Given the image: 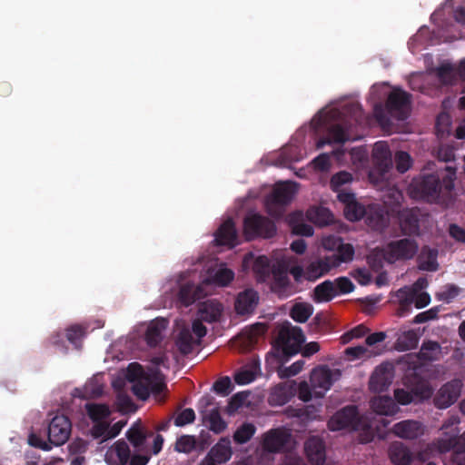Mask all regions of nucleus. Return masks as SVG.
I'll return each mask as SVG.
<instances>
[{
    "label": "nucleus",
    "instance_id": "c03bdc74",
    "mask_svg": "<svg viewBox=\"0 0 465 465\" xmlns=\"http://www.w3.org/2000/svg\"><path fill=\"white\" fill-rule=\"evenodd\" d=\"M85 410L93 421H104L111 414L109 407L105 404L87 403Z\"/></svg>",
    "mask_w": 465,
    "mask_h": 465
},
{
    "label": "nucleus",
    "instance_id": "ddd939ff",
    "mask_svg": "<svg viewBox=\"0 0 465 465\" xmlns=\"http://www.w3.org/2000/svg\"><path fill=\"white\" fill-rule=\"evenodd\" d=\"M323 247L328 250H336L334 253L328 256L334 268L342 262H348L353 259L354 248L350 243H343L340 238L329 236L323 239Z\"/></svg>",
    "mask_w": 465,
    "mask_h": 465
},
{
    "label": "nucleus",
    "instance_id": "9d476101",
    "mask_svg": "<svg viewBox=\"0 0 465 465\" xmlns=\"http://www.w3.org/2000/svg\"><path fill=\"white\" fill-rule=\"evenodd\" d=\"M361 423L358 408L348 405L333 414L328 421V428L331 431L343 429L358 430Z\"/></svg>",
    "mask_w": 465,
    "mask_h": 465
},
{
    "label": "nucleus",
    "instance_id": "c85d7f7f",
    "mask_svg": "<svg viewBox=\"0 0 465 465\" xmlns=\"http://www.w3.org/2000/svg\"><path fill=\"white\" fill-rule=\"evenodd\" d=\"M389 457L394 465H410L413 458L410 449L398 441L390 445Z\"/></svg>",
    "mask_w": 465,
    "mask_h": 465
},
{
    "label": "nucleus",
    "instance_id": "f8f14e48",
    "mask_svg": "<svg viewBox=\"0 0 465 465\" xmlns=\"http://www.w3.org/2000/svg\"><path fill=\"white\" fill-rule=\"evenodd\" d=\"M410 104L411 94L401 89H394L390 93L385 106L391 116L403 121L408 118Z\"/></svg>",
    "mask_w": 465,
    "mask_h": 465
},
{
    "label": "nucleus",
    "instance_id": "79ce46f5",
    "mask_svg": "<svg viewBox=\"0 0 465 465\" xmlns=\"http://www.w3.org/2000/svg\"><path fill=\"white\" fill-rule=\"evenodd\" d=\"M312 312L313 307L312 304L307 302H297L292 307L290 316L293 321L303 323L307 322Z\"/></svg>",
    "mask_w": 465,
    "mask_h": 465
},
{
    "label": "nucleus",
    "instance_id": "2eb2a0df",
    "mask_svg": "<svg viewBox=\"0 0 465 465\" xmlns=\"http://www.w3.org/2000/svg\"><path fill=\"white\" fill-rule=\"evenodd\" d=\"M271 291L279 298L284 299L294 293V289L288 277V272L282 265L272 268Z\"/></svg>",
    "mask_w": 465,
    "mask_h": 465
},
{
    "label": "nucleus",
    "instance_id": "a211bd4d",
    "mask_svg": "<svg viewBox=\"0 0 465 465\" xmlns=\"http://www.w3.org/2000/svg\"><path fill=\"white\" fill-rule=\"evenodd\" d=\"M290 433L282 428L272 429L263 435L262 448L268 452H280L290 440Z\"/></svg>",
    "mask_w": 465,
    "mask_h": 465
},
{
    "label": "nucleus",
    "instance_id": "4be33fe9",
    "mask_svg": "<svg viewBox=\"0 0 465 465\" xmlns=\"http://www.w3.org/2000/svg\"><path fill=\"white\" fill-rule=\"evenodd\" d=\"M392 431L399 438L415 440L424 434L425 427L420 421L405 420L394 424Z\"/></svg>",
    "mask_w": 465,
    "mask_h": 465
},
{
    "label": "nucleus",
    "instance_id": "393cba45",
    "mask_svg": "<svg viewBox=\"0 0 465 465\" xmlns=\"http://www.w3.org/2000/svg\"><path fill=\"white\" fill-rule=\"evenodd\" d=\"M372 157L375 165L382 173H387L391 168V152L385 142H377L374 144Z\"/></svg>",
    "mask_w": 465,
    "mask_h": 465
},
{
    "label": "nucleus",
    "instance_id": "e2e57ef3",
    "mask_svg": "<svg viewBox=\"0 0 465 465\" xmlns=\"http://www.w3.org/2000/svg\"><path fill=\"white\" fill-rule=\"evenodd\" d=\"M405 296L400 295V305L397 310V314L400 317L406 316L411 309V305L413 304V295H409L408 292H403Z\"/></svg>",
    "mask_w": 465,
    "mask_h": 465
},
{
    "label": "nucleus",
    "instance_id": "a19ab883",
    "mask_svg": "<svg viewBox=\"0 0 465 465\" xmlns=\"http://www.w3.org/2000/svg\"><path fill=\"white\" fill-rule=\"evenodd\" d=\"M150 381L151 393L155 397L161 396L167 390L164 375L157 368L150 369Z\"/></svg>",
    "mask_w": 465,
    "mask_h": 465
},
{
    "label": "nucleus",
    "instance_id": "338daca9",
    "mask_svg": "<svg viewBox=\"0 0 465 465\" xmlns=\"http://www.w3.org/2000/svg\"><path fill=\"white\" fill-rule=\"evenodd\" d=\"M304 365V361L302 360L297 361L292 363L290 367L282 369L279 371V376L281 378H290L297 375L302 371Z\"/></svg>",
    "mask_w": 465,
    "mask_h": 465
},
{
    "label": "nucleus",
    "instance_id": "864d4df0",
    "mask_svg": "<svg viewBox=\"0 0 465 465\" xmlns=\"http://www.w3.org/2000/svg\"><path fill=\"white\" fill-rule=\"evenodd\" d=\"M373 352L363 345L348 347L345 349V355L349 360L370 358Z\"/></svg>",
    "mask_w": 465,
    "mask_h": 465
},
{
    "label": "nucleus",
    "instance_id": "13d9d810",
    "mask_svg": "<svg viewBox=\"0 0 465 465\" xmlns=\"http://www.w3.org/2000/svg\"><path fill=\"white\" fill-rule=\"evenodd\" d=\"M437 75L444 84H452L455 72L450 64H441L437 69Z\"/></svg>",
    "mask_w": 465,
    "mask_h": 465
},
{
    "label": "nucleus",
    "instance_id": "e433bc0d",
    "mask_svg": "<svg viewBox=\"0 0 465 465\" xmlns=\"http://www.w3.org/2000/svg\"><path fill=\"white\" fill-rule=\"evenodd\" d=\"M252 272L258 282H266L272 275L269 259L264 255L258 256L253 262Z\"/></svg>",
    "mask_w": 465,
    "mask_h": 465
},
{
    "label": "nucleus",
    "instance_id": "ea45409f",
    "mask_svg": "<svg viewBox=\"0 0 465 465\" xmlns=\"http://www.w3.org/2000/svg\"><path fill=\"white\" fill-rule=\"evenodd\" d=\"M440 354L441 347L439 342L434 341H425L418 353V358L420 361H433L439 360Z\"/></svg>",
    "mask_w": 465,
    "mask_h": 465
},
{
    "label": "nucleus",
    "instance_id": "f3484780",
    "mask_svg": "<svg viewBox=\"0 0 465 465\" xmlns=\"http://www.w3.org/2000/svg\"><path fill=\"white\" fill-rule=\"evenodd\" d=\"M364 213L361 219L365 220L366 224L374 231L382 232L388 225L389 218L384 209L378 205L372 204L365 207L362 206Z\"/></svg>",
    "mask_w": 465,
    "mask_h": 465
},
{
    "label": "nucleus",
    "instance_id": "49530a36",
    "mask_svg": "<svg viewBox=\"0 0 465 465\" xmlns=\"http://www.w3.org/2000/svg\"><path fill=\"white\" fill-rule=\"evenodd\" d=\"M417 262L418 267L421 271L435 272L438 270L436 253L431 250H428L426 255L424 254V250H422V252L419 255Z\"/></svg>",
    "mask_w": 465,
    "mask_h": 465
},
{
    "label": "nucleus",
    "instance_id": "a878e982",
    "mask_svg": "<svg viewBox=\"0 0 465 465\" xmlns=\"http://www.w3.org/2000/svg\"><path fill=\"white\" fill-rule=\"evenodd\" d=\"M334 267L328 256L314 260L305 268V279L310 282H314L329 273V272Z\"/></svg>",
    "mask_w": 465,
    "mask_h": 465
},
{
    "label": "nucleus",
    "instance_id": "b1692460",
    "mask_svg": "<svg viewBox=\"0 0 465 465\" xmlns=\"http://www.w3.org/2000/svg\"><path fill=\"white\" fill-rule=\"evenodd\" d=\"M392 373L386 365L378 366L371 374L369 386L372 391L381 392L386 391L392 382Z\"/></svg>",
    "mask_w": 465,
    "mask_h": 465
},
{
    "label": "nucleus",
    "instance_id": "69168bd1",
    "mask_svg": "<svg viewBox=\"0 0 465 465\" xmlns=\"http://www.w3.org/2000/svg\"><path fill=\"white\" fill-rule=\"evenodd\" d=\"M439 312H440V310H439L438 307L430 308L428 311H425V312L418 313L414 317L412 322L416 323V324H419V323L427 322L431 321V320H435L438 317Z\"/></svg>",
    "mask_w": 465,
    "mask_h": 465
},
{
    "label": "nucleus",
    "instance_id": "7ed1b4c3",
    "mask_svg": "<svg viewBox=\"0 0 465 465\" xmlns=\"http://www.w3.org/2000/svg\"><path fill=\"white\" fill-rule=\"evenodd\" d=\"M304 341L305 336L302 329L286 322L278 330L274 348L278 353L288 360V358L300 352Z\"/></svg>",
    "mask_w": 465,
    "mask_h": 465
},
{
    "label": "nucleus",
    "instance_id": "473e14b6",
    "mask_svg": "<svg viewBox=\"0 0 465 465\" xmlns=\"http://www.w3.org/2000/svg\"><path fill=\"white\" fill-rule=\"evenodd\" d=\"M287 222L292 233L302 236H312L314 230L312 225L303 223V214L302 212H293L287 217Z\"/></svg>",
    "mask_w": 465,
    "mask_h": 465
},
{
    "label": "nucleus",
    "instance_id": "cd10ccee",
    "mask_svg": "<svg viewBox=\"0 0 465 465\" xmlns=\"http://www.w3.org/2000/svg\"><path fill=\"white\" fill-rule=\"evenodd\" d=\"M348 140L349 137L347 134V130L344 128V126L340 124H335L330 126L327 131L326 137L321 138L317 142L316 146L318 149H321L325 144L344 143Z\"/></svg>",
    "mask_w": 465,
    "mask_h": 465
},
{
    "label": "nucleus",
    "instance_id": "de8ad7c7",
    "mask_svg": "<svg viewBox=\"0 0 465 465\" xmlns=\"http://www.w3.org/2000/svg\"><path fill=\"white\" fill-rule=\"evenodd\" d=\"M209 423V429L216 434L222 433L226 428L227 423L222 418L217 408L213 409L206 417Z\"/></svg>",
    "mask_w": 465,
    "mask_h": 465
},
{
    "label": "nucleus",
    "instance_id": "4468645a",
    "mask_svg": "<svg viewBox=\"0 0 465 465\" xmlns=\"http://www.w3.org/2000/svg\"><path fill=\"white\" fill-rule=\"evenodd\" d=\"M71 421L64 415L54 416L48 425V440L54 446L64 444L71 434Z\"/></svg>",
    "mask_w": 465,
    "mask_h": 465
},
{
    "label": "nucleus",
    "instance_id": "a18cd8bd",
    "mask_svg": "<svg viewBox=\"0 0 465 465\" xmlns=\"http://www.w3.org/2000/svg\"><path fill=\"white\" fill-rule=\"evenodd\" d=\"M255 431L256 427L252 423L244 422L233 433V440L237 444H244L253 437Z\"/></svg>",
    "mask_w": 465,
    "mask_h": 465
},
{
    "label": "nucleus",
    "instance_id": "6e6552de",
    "mask_svg": "<svg viewBox=\"0 0 465 465\" xmlns=\"http://www.w3.org/2000/svg\"><path fill=\"white\" fill-rule=\"evenodd\" d=\"M341 377V371L339 369H331L326 365L313 369L310 381L315 397L322 398Z\"/></svg>",
    "mask_w": 465,
    "mask_h": 465
},
{
    "label": "nucleus",
    "instance_id": "37998d69",
    "mask_svg": "<svg viewBox=\"0 0 465 465\" xmlns=\"http://www.w3.org/2000/svg\"><path fill=\"white\" fill-rule=\"evenodd\" d=\"M259 370V362L253 361L249 368L241 370L235 373L234 381L239 385L249 384L255 380Z\"/></svg>",
    "mask_w": 465,
    "mask_h": 465
},
{
    "label": "nucleus",
    "instance_id": "680f3d73",
    "mask_svg": "<svg viewBox=\"0 0 465 465\" xmlns=\"http://www.w3.org/2000/svg\"><path fill=\"white\" fill-rule=\"evenodd\" d=\"M332 282L335 283L334 288L336 289L337 295L350 293L354 289L352 282L349 278L344 276L338 277L337 279L332 281Z\"/></svg>",
    "mask_w": 465,
    "mask_h": 465
},
{
    "label": "nucleus",
    "instance_id": "c9c22d12",
    "mask_svg": "<svg viewBox=\"0 0 465 465\" xmlns=\"http://www.w3.org/2000/svg\"><path fill=\"white\" fill-rule=\"evenodd\" d=\"M165 320L151 322L145 332V341L150 347H156L163 340V331L166 328Z\"/></svg>",
    "mask_w": 465,
    "mask_h": 465
},
{
    "label": "nucleus",
    "instance_id": "2f4dec72",
    "mask_svg": "<svg viewBox=\"0 0 465 465\" xmlns=\"http://www.w3.org/2000/svg\"><path fill=\"white\" fill-rule=\"evenodd\" d=\"M210 458L214 459L219 464L227 462L232 455L231 440L227 437H223L208 452Z\"/></svg>",
    "mask_w": 465,
    "mask_h": 465
},
{
    "label": "nucleus",
    "instance_id": "5fc2aeb1",
    "mask_svg": "<svg viewBox=\"0 0 465 465\" xmlns=\"http://www.w3.org/2000/svg\"><path fill=\"white\" fill-rule=\"evenodd\" d=\"M114 451L121 465H126L130 460L131 451L128 444L123 440H117L114 445Z\"/></svg>",
    "mask_w": 465,
    "mask_h": 465
},
{
    "label": "nucleus",
    "instance_id": "1a4fd4ad",
    "mask_svg": "<svg viewBox=\"0 0 465 465\" xmlns=\"http://www.w3.org/2000/svg\"><path fill=\"white\" fill-rule=\"evenodd\" d=\"M416 241L409 238H403L390 242L385 249L384 258L393 263L396 261L412 259L418 252Z\"/></svg>",
    "mask_w": 465,
    "mask_h": 465
},
{
    "label": "nucleus",
    "instance_id": "72a5a7b5",
    "mask_svg": "<svg viewBox=\"0 0 465 465\" xmlns=\"http://www.w3.org/2000/svg\"><path fill=\"white\" fill-rule=\"evenodd\" d=\"M223 305L219 302L207 301L203 302L199 309V317L203 322L212 323L219 321L222 312Z\"/></svg>",
    "mask_w": 465,
    "mask_h": 465
},
{
    "label": "nucleus",
    "instance_id": "58836bf2",
    "mask_svg": "<svg viewBox=\"0 0 465 465\" xmlns=\"http://www.w3.org/2000/svg\"><path fill=\"white\" fill-rule=\"evenodd\" d=\"M307 217L311 222L319 226H326L332 223L333 220L331 211L322 206L310 208L307 212Z\"/></svg>",
    "mask_w": 465,
    "mask_h": 465
},
{
    "label": "nucleus",
    "instance_id": "9b49d317",
    "mask_svg": "<svg viewBox=\"0 0 465 465\" xmlns=\"http://www.w3.org/2000/svg\"><path fill=\"white\" fill-rule=\"evenodd\" d=\"M128 379L134 382L133 392L134 395L143 401L149 398L151 394L150 370L144 371L139 363H131L128 367Z\"/></svg>",
    "mask_w": 465,
    "mask_h": 465
},
{
    "label": "nucleus",
    "instance_id": "052dcab7",
    "mask_svg": "<svg viewBox=\"0 0 465 465\" xmlns=\"http://www.w3.org/2000/svg\"><path fill=\"white\" fill-rule=\"evenodd\" d=\"M213 390L223 396H227L232 390L231 379L228 376L218 379L213 384Z\"/></svg>",
    "mask_w": 465,
    "mask_h": 465
},
{
    "label": "nucleus",
    "instance_id": "6ab92c4d",
    "mask_svg": "<svg viewBox=\"0 0 465 465\" xmlns=\"http://www.w3.org/2000/svg\"><path fill=\"white\" fill-rule=\"evenodd\" d=\"M337 193V199L344 204V215L351 222L361 220L364 213L362 204L357 202L355 194L342 189Z\"/></svg>",
    "mask_w": 465,
    "mask_h": 465
},
{
    "label": "nucleus",
    "instance_id": "20e7f679",
    "mask_svg": "<svg viewBox=\"0 0 465 465\" xmlns=\"http://www.w3.org/2000/svg\"><path fill=\"white\" fill-rule=\"evenodd\" d=\"M459 419L450 417L444 421L440 430L444 436L437 440V448L441 453L452 450L456 455L465 453V431L459 436Z\"/></svg>",
    "mask_w": 465,
    "mask_h": 465
},
{
    "label": "nucleus",
    "instance_id": "09e8293b",
    "mask_svg": "<svg viewBox=\"0 0 465 465\" xmlns=\"http://www.w3.org/2000/svg\"><path fill=\"white\" fill-rule=\"evenodd\" d=\"M94 424L91 429V434L94 439L104 438L113 439L119 434V430L115 431L109 430V423L105 421H94Z\"/></svg>",
    "mask_w": 465,
    "mask_h": 465
},
{
    "label": "nucleus",
    "instance_id": "0e129e2a",
    "mask_svg": "<svg viewBox=\"0 0 465 465\" xmlns=\"http://www.w3.org/2000/svg\"><path fill=\"white\" fill-rule=\"evenodd\" d=\"M234 278V272L227 268L220 269L214 275V282L222 286L228 285Z\"/></svg>",
    "mask_w": 465,
    "mask_h": 465
},
{
    "label": "nucleus",
    "instance_id": "6e6d98bb",
    "mask_svg": "<svg viewBox=\"0 0 465 465\" xmlns=\"http://www.w3.org/2000/svg\"><path fill=\"white\" fill-rule=\"evenodd\" d=\"M411 155L403 151H399L395 154V165L396 169L399 173L407 172L411 166Z\"/></svg>",
    "mask_w": 465,
    "mask_h": 465
},
{
    "label": "nucleus",
    "instance_id": "423d86ee",
    "mask_svg": "<svg viewBox=\"0 0 465 465\" xmlns=\"http://www.w3.org/2000/svg\"><path fill=\"white\" fill-rule=\"evenodd\" d=\"M406 385L409 390L397 389L394 391L396 401L401 405H407L413 401H420L431 395V390L428 382L419 375L407 378Z\"/></svg>",
    "mask_w": 465,
    "mask_h": 465
},
{
    "label": "nucleus",
    "instance_id": "774afa93",
    "mask_svg": "<svg viewBox=\"0 0 465 465\" xmlns=\"http://www.w3.org/2000/svg\"><path fill=\"white\" fill-rule=\"evenodd\" d=\"M137 454L130 456L129 464L130 465H146L151 459L153 454L152 450L147 451H137Z\"/></svg>",
    "mask_w": 465,
    "mask_h": 465
},
{
    "label": "nucleus",
    "instance_id": "f03ea898",
    "mask_svg": "<svg viewBox=\"0 0 465 465\" xmlns=\"http://www.w3.org/2000/svg\"><path fill=\"white\" fill-rule=\"evenodd\" d=\"M126 439L135 451L152 450L157 455L163 449V437L136 421L125 432Z\"/></svg>",
    "mask_w": 465,
    "mask_h": 465
},
{
    "label": "nucleus",
    "instance_id": "c756f323",
    "mask_svg": "<svg viewBox=\"0 0 465 465\" xmlns=\"http://www.w3.org/2000/svg\"><path fill=\"white\" fill-rule=\"evenodd\" d=\"M203 295V289L193 282H186L180 286L178 302L184 307H188L199 300Z\"/></svg>",
    "mask_w": 465,
    "mask_h": 465
},
{
    "label": "nucleus",
    "instance_id": "39448f33",
    "mask_svg": "<svg viewBox=\"0 0 465 465\" xmlns=\"http://www.w3.org/2000/svg\"><path fill=\"white\" fill-rule=\"evenodd\" d=\"M295 183L285 182L278 183L272 193L265 199V208L269 215L274 218H281L288 204L291 203L295 193Z\"/></svg>",
    "mask_w": 465,
    "mask_h": 465
},
{
    "label": "nucleus",
    "instance_id": "f704fd0d",
    "mask_svg": "<svg viewBox=\"0 0 465 465\" xmlns=\"http://www.w3.org/2000/svg\"><path fill=\"white\" fill-rule=\"evenodd\" d=\"M335 283L331 280H326L318 284L313 290V301L315 302H327L337 296Z\"/></svg>",
    "mask_w": 465,
    "mask_h": 465
},
{
    "label": "nucleus",
    "instance_id": "5701e85b",
    "mask_svg": "<svg viewBox=\"0 0 465 465\" xmlns=\"http://www.w3.org/2000/svg\"><path fill=\"white\" fill-rule=\"evenodd\" d=\"M214 241L218 245L234 247L238 243L237 231L232 218L225 220L215 232Z\"/></svg>",
    "mask_w": 465,
    "mask_h": 465
},
{
    "label": "nucleus",
    "instance_id": "412c9836",
    "mask_svg": "<svg viewBox=\"0 0 465 465\" xmlns=\"http://www.w3.org/2000/svg\"><path fill=\"white\" fill-rule=\"evenodd\" d=\"M304 451L312 465H324L326 451L322 439L318 436L310 437L304 443Z\"/></svg>",
    "mask_w": 465,
    "mask_h": 465
},
{
    "label": "nucleus",
    "instance_id": "603ef678",
    "mask_svg": "<svg viewBox=\"0 0 465 465\" xmlns=\"http://www.w3.org/2000/svg\"><path fill=\"white\" fill-rule=\"evenodd\" d=\"M196 447V440L191 435L181 436L175 443V450L179 452L189 453Z\"/></svg>",
    "mask_w": 465,
    "mask_h": 465
},
{
    "label": "nucleus",
    "instance_id": "4d7b16f0",
    "mask_svg": "<svg viewBox=\"0 0 465 465\" xmlns=\"http://www.w3.org/2000/svg\"><path fill=\"white\" fill-rule=\"evenodd\" d=\"M195 420L194 411L187 408L180 411L175 417L173 423L177 427H183L187 424L193 423Z\"/></svg>",
    "mask_w": 465,
    "mask_h": 465
},
{
    "label": "nucleus",
    "instance_id": "4c0bfd02",
    "mask_svg": "<svg viewBox=\"0 0 465 465\" xmlns=\"http://www.w3.org/2000/svg\"><path fill=\"white\" fill-rule=\"evenodd\" d=\"M419 341V337L413 330L404 331L399 333L394 347L398 351H405L414 349Z\"/></svg>",
    "mask_w": 465,
    "mask_h": 465
},
{
    "label": "nucleus",
    "instance_id": "aec40b11",
    "mask_svg": "<svg viewBox=\"0 0 465 465\" xmlns=\"http://www.w3.org/2000/svg\"><path fill=\"white\" fill-rule=\"evenodd\" d=\"M420 211L418 208H407L399 213V222L404 235H416L420 232Z\"/></svg>",
    "mask_w": 465,
    "mask_h": 465
},
{
    "label": "nucleus",
    "instance_id": "3c124183",
    "mask_svg": "<svg viewBox=\"0 0 465 465\" xmlns=\"http://www.w3.org/2000/svg\"><path fill=\"white\" fill-rule=\"evenodd\" d=\"M352 181V175L351 173L341 171L337 173H335L330 182L331 188L333 192H338L342 190V186L351 183Z\"/></svg>",
    "mask_w": 465,
    "mask_h": 465
},
{
    "label": "nucleus",
    "instance_id": "bb28decb",
    "mask_svg": "<svg viewBox=\"0 0 465 465\" xmlns=\"http://www.w3.org/2000/svg\"><path fill=\"white\" fill-rule=\"evenodd\" d=\"M258 293L252 289H247L240 292L235 302V310L238 314L252 312L258 303Z\"/></svg>",
    "mask_w": 465,
    "mask_h": 465
},
{
    "label": "nucleus",
    "instance_id": "f257e3e1",
    "mask_svg": "<svg viewBox=\"0 0 465 465\" xmlns=\"http://www.w3.org/2000/svg\"><path fill=\"white\" fill-rule=\"evenodd\" d=\"M445 170L447 173L442 178L435 173L420 174L414 178L409 188L411 196L433 203H438L441 196L450 194L454 188L456 169L446 166Z\"/></svg>",
    "mask_w": 465,
    "mask_h": 465
},
{
    "label": "nucleus",
    "instance_id": "dca6fc26",
    "mask_svg": "<svg viewBox=\"0 0 465 465\" xmlns=\"http://www.w3.org/2000/svg\"><path fill=\"white\" fill-rule=\"evenodd\" d=\"M461 382L459 380H453L445 383L438 391L434 397V404L439 409H446L452 405L460 397Z\"/></svg>",
    "mask_w": 465,
    "mask_h": 465
},
{
    "label": "nucleus",
    "instance_id": "8fccbe9b",
    "mask_svg": "<svg viewBox=\"0 0 465 465\" xmlns=\"http://www.w3.org/2000/svg\"><path fill=\"white\" fill-rule=\"evenodd\" d=\"M177 347L181 353L187 355L193 351V338L189 330H182L176 341Z\"/></svg>",
    "mask_w": 465,
    "mask_h": 465
},
{
    "label": "nucleus",
    "instance_id": "7c9ffc66",
    "mask_svg": "<svg viewBox=\"0 0 465 465\" xmlns=\"http://www.w3.org/2000/svg\"><path fill=\"white\" fill-rule=\"evenodd\" d=\"M372 411L383 416H392L399 411V407L395 401L388 396H381L371 401Z\"/></svg>",
    "mask_w": 465,
    "mask_h": 465
},
{
    "label": "nucleus",
    "instance_id": "bf43d9fd",
    "mask_svg": "<svg viewBox=\"0 0 465 465\" xmlns=\"http://www.w3.org/2000/svg\"><path fill=\"white\" fill-rule=\"evenodd\" d=\"M460 289L458 286L454 284H448L437 294V297L440 301L450 303L460 294Z\"/></svg>",
    "mask_w": 465,
    "mask_h": 465
},
{
    "label": "nucleus",
    "instance_id": "0eeeda50",
    "mask_svg": "<svg viewBox=\"0 0 465 465\" xmlns=\"http://www.w3.org/2000/svg\"><path fill=\"white\" fill-rule=\"evenodd\" d=\"M243 233L248 241L258 237L268 239L276 233V226L269 218L259 213H251L243 220Z\"/></svg>",
    "mask_w": 465,
    "mask_h": 465
}]
</instances>
